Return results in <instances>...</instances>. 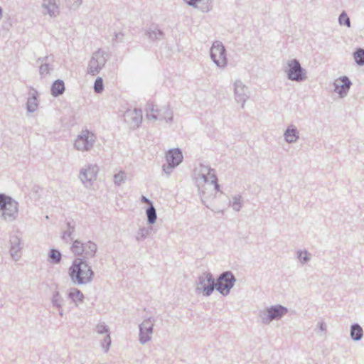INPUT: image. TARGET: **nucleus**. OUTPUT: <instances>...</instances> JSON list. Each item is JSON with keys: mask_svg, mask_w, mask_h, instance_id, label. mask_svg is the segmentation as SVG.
I'll return each instance as SVG.
<instances>
[{"mask_svg": "<svg viewBox=\"0 0 364 364\" xmlns=\"http://www.w3.org/2000/svg\"><path fill=\"white\" fill-rule=\"evenodd\" d=\"M69 275L73 282L82 284L92 280L93 272L85 261L76 259L69 268Z\"/></svg>", "mask_w": 364, "mask_h": 364, "instance_id": "1", "label": "nucleus"}, {"mask_svg": "<svg viewBox=\"0 0 364 364\" xmlns=\"http://www.w3.org/2000/svg\"><path fill=\"white\" fill-rule=\"evenodd\" d=\"M95 139L93 133L87 130L82 131L75 139V146L77 150L87 151L92 146Z\"/></svg>", "mask_w": 364, "mask_h": 364, "instance_id": "2", "label": "nucleus"}, {"mask_svg": "<svg viewBox=\"0 0 364 364\" xmlns=\"http://www.w3.org/2000/svg\"><path fill=\"white\" fill-rule=\"evenodd\" d=\"M18 210L17 203L11 198L0 194V212L5 217L14 216Z\"/></svg>", "mask_w": 364, "mask_h": 364, "instance_id": "3", "label": "nucleus"}, {"mask_svg": "<svg viewBox=\"0 0 364 364\" xmlns=\"http://www.w3.org/2000/svg\"><path fill=\"white\" fill-rule=\"evenodd\" d=\"M211 58L215 64L223 67L227 63L224 46L218 42L213 43L210 50Z\"/></svg>", "mask_w": 364, "mask_h": 364, "instance_id": "4", "label": "nucleus"}, {"mask_svg": "<svg viewBox=\"0 0 364 364\" xmlns=\"http://www.w3.org/2000/svg\"><path fill=\"white\" fill-rule=\"evenodd\" d=\"M234 277L229 272L223 274L218 280L216 284L217 289L222 294H227L230 289L233 286Z\"/></svg>", "mask_w": 364, "mask_h": 364, "instance_id": "5", "label": "nucleus"}, {"mask_svg": "<svg viewBox=\"0 0 364 364\" xmlns=\"http://www.w3.org/2000/svg\"><path fill=\"white\" fill-rule=\"evenodd\" d=\"M289 70L287 75L289 79L292 80H303V73L300 64L296 60H291L289 63Z\"/></svg>", "mask_w": 364, "mask_h": 364, "instance_id": "6", "label": "nucleus"}, {"mask_svg": "<svg viewBox=\"0 0 364 364\" xmlns=\"http://www.w3.org/2000/svg\"><path fill=\"white\" fill-rule=\"evenodd\" d=\"M334 85L335 92L338 93L340 97H343L348 92L351 82L347 77L343 76L336 79Z\"/></svg>", "mask_w": 364, "mask_h": 364, "instance_id": "7", "label": "nucleus"}, {"mask_svg": "<svg viewBox=\"0 0 364 364\" xmlns=\"http://www.w3.org/2000/svg\"><path fill=\"white\" fill-rule=\"evenodd\" d=\"M153 323L150 319L145 320L140 327V340L145 343L150 340L152 334Z\"/></svg>", "mask_w": 364, "mask_h": 364, "instance_id": "8", "label": "nucleus"}, {"mask_svg": "<svg viewBox=\"0 0 364 364\" xmlns=\"http://www.w3.org/2000/svg\"><path fill=\"white\" fill-rule=\"evenodd\" d=\"M182 159V154L178 149L170 150L166 154V160L171 168L178 165Z\"/></svg>", "mask_w": 364, "mask_h": 364, "instance_id": "9", "label": "nucleus"}, {"mask_svg": "<svg viewBox=\"0 0 364 364\" xmlns=\"http://www.w3.org/2000/svg\"><path fill=\"white\" fill-rule=\"evenodd\" d=\"M202 292L204 295H210L214 289V279L210 275H206L200 282Z\"/></svg>", "mask_w": 364, "mask_h": 364, "instance_id": "10", "label": "nucleus"}, {"mask_svg": "<svg viewBox=\"0 0 364 364\" xmlns=\"http://www.w3.org/2000/svg\"><path fill=\"white\" fill-rule=\"evenodd\" d=\"M189 5L200 9L202 11H208L212 8V0H185Z\"/></svg>", "mask_w": 364, "mask_h": 364, "instance_id": "11", "label": "nucleus"}, {"mask_svg": "<svg viewBox=\"0 0 364 364\" xmlns=\"http://www.w3.org/2000/svg\"><path fill=\"white\" fill-rule=\"evenodd\" d=\"M287 310L285 308H284L281 306H279L272 307V308L269 309L268 314H269V318L272 320L274 318H278L281 317L282 316L285 314L287 313Z\"/></svg>", "mask_w": 364, "mask_h": 364, "instance_id": "12", "label": "nucleus"}, {"mask_svg": "<svg viewBox=\"0 0 364 364\" xmlns=\"http://www.w3.org/2000/svg\"><path fill=\"white\" fill-rule=\"evenodd\" d=\"M68 296L75 304L82 303L84 299L82 293L77 289H71Z\"/></svg>", "mask_w": 364, "mask_h": 364, "instance_id": "13", "label": "nucleus"}, {"mask_svg": "<svg viewBox=\"0 0 364 364\" xmlns=\"http://www.w3.org/2000/svg\"><path fill=\"white\" fill-rule=\"evenodd\" d=\"M350 336L353 340H360L363 336L362 328L358 324L353 325L350 329Z\"/></svg>", "mask_w": 364, "mask_h": 364, "instance_id": "14", "label": "nucleus"}, {"mask_svg": "<svg viewBox=\"0 0 364 364\" xmlns=\"http://www.w3.org/2000/svg\"><path fill=\"white\" fill-rule=\"evenodd\" d=\"M65 90L64 83L63 81L57 80L52 86V94L55 96L59 95L63 92Z\"/></svg>", "mask_w": 364, "mask_h": 364, "instance_id": "15", "label": "nucleus"}, {"mask_svg": "<svg viewBox=\"0 0 364 364\" xmlns=\"http://www.w3.org/2000/svg\"><path fill=\"white\" fill-rule=\"evenodd\" d=\"M285 139L288 142H294L296 140L298 136H297V132L296 129H288L287 132H285Z\"/></svg>", "mask_w": 364, "mask_h": 364, "instance_id": "16", "label": "nucleus"}, {"mask_svg": "<svg viewBox=\"0 0 364 364\" xmlns=\"http://www.w3.org/2000/svg\"><path fill=\"white\" fill-rule=\"evenodd\" d=\"M72 251L75 255H82L85 252L83 245L79 241H75L72 246Z\"/></svg>", "mask_w": 364, "mask_h": 364, "instance_id": "17", "label": "nucleus"}, {"mask_svg": "<svg viewBox=\"0 0 364 364\" xmlns=\"http://www.w3.org/2000/svg\"><path fill=\"white\" fill-rule=\"evenodd\" d=\"M146 215L148 217V220L149 223L153 224L156 222V214L155 208L153 205H151L146 210Z\"/></svg>", "mask_w": 364, "mask_h": 364, "instance_id": "18", "label": "nucleus"}, {"mask_svg": "<svg viewBox=\"0 0 364 364\" xmlns=\"http://www.w3.org/2000/svg\"><path fill=\"white\" fill-rule=\"evenodd\" d=\"M354 59L359 65L364 64V50L358 49L354 53Z\"/></svg>", "mask_w": 364, "mask_h": 364, "instance_id": "19", "label": "nucleus"}, {"mask_svg": "<svg viewBox=\"0 0 364 364\" xmlns=\"http://www.w3.org/2000/svg\"><path fill=\"white\" fill-rule=\"evenodd\" d=\"M50 257L55 263H58L61 259V254L58 250L52 249L50 252Z\"/></svg>", "mask_w": 364, "mask_h": 364, "instance_id": "20", "label": "nucleus"}, {"mask_svg": "<svg viewBox=\"0 0 364 364\" xmlns=\"http://www.w3.org/2000/svg\"><path fill=\"white\" fill-rule=\"evenodd\" d=\"M339 23L341 25H344L347 27H350V23L348 15L346 13H342L339 16Z\"/></svg>", "mask_w": 364, "mask_h": 364, "instance_id": "21", "label": "nucleus"}, {"mask_svg": "<svg viewBox=\"0 0 364 364\" xmlns=\"http://www.w3.org/2000/svg\"><path fill=\"white\" fill-rule=\"evenodd\" d=\"M95 91L97 93L102 92L104 89L103 81L101 77L97 78L94 85Z\"/></svg>", "mask_w": 364, "mask_h": 364, "instance_id": "22", "label": "nucleus"}, {"mask_svg": "<svg viewBox=\"0 0 364 364\" xmlns=\"http://www.w3.org/2000/svg\"><path fill=\"white\" fill-rule=\"evenodd\" d=\"M37 107L36 99L33 97L28 101V109L29 111H34Z\"/></svg>", "mask_w": 364, "mask_h": 364, "instance_id": "23", "label": "nucleus"}, {"mask_svg": "<svg viewBox=\"0 0 364 364\" xmlns=\"http://www.w3.org/2000/svg\"><path fill=\"white\" fill-rule=\"evenodd\" d=\"M124 179V173L122 171L119 172L114 175V182L116 183H120Z\"/></svg>", "mask_w": 364, "mask_h": 364, "instance_id": "24", "label": "nucleus"}, {"mask_svg": "<svg viewBox=\"0 0 364 364\" xmlns=\"http://www.w3.org/2000/svg\"><path fill=\"white\" fill-rule=\"evenodd\" d=\"M95 63V60L94 59L91 60L90 65L89 68V73L93 75H95L97 73H98L100 69V68H93L92 65H94Z\"/></svg>", "mask_w": 364, "mask_h": 364, "instance_id": "25", "label": "nucleus"}, {"mask_svg": "<svg viewBox=\"0 0 364 364\" xmlns=\"http://www.w3.org/2000/svg\"><path fill=\"white\" fill-rule=\"evenodd\" d=\"M141 201H142V202H144V203H146V204H149V205H152V204H151V201H150L149 199H147L146 197H144V196H143V197L141 198Z\"/></svg>", "mask_w": 364, "mask_h": 364, "instance_id": "26", "label": "nucleus"}, {"mask_svg": "<svg viewBox=\"0 0 364 364\" xmlns=\"http://www.w3.org/2000/svg\"><path fill=\"white\" fill-rule=\"evenodd\" d=\"M104 331H107V330L105 329V327L103 326H97V331L100 332V333H102Z\"/></svg>", "mask_w": 364, "mask_h": 364, "instance_id": "27", "label": "nucleus"}, {"mask_svg": "<svg viewBox=\"0 0 364 364\" xmlns=\"http://www.w3.org/2000/svg\"><path fill=\"white\" fill-rule=\"evenodd\" d=\"M134 114H136V117L138 118V119H139V121H141V113H140V112H136V111H135V112H134Z\"/></svg>", "mask_w": 364, "mask_h": 364, "instance_id": "28", "label": "nucleus"}, {"mask_svg": "<svg viewBox=\"0 0 364 364\" xmlns=\"http://www.w3.org/2000/svg\"><path fill=\"white\" fill-rule=\"evenodd\" d=\"M88 245H89V247H92V248L95 249V245L94 244L90 242L88 244Z\"/></svg>", "mask_w": 364, "mask_h": 364, "instance_id": "29", "label": "nucleus"}]
</instances>
